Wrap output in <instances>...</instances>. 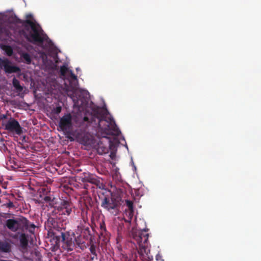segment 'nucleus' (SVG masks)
I'll use <instances>...</instances> for the list:
<instances>
[{
	"label": "nucleus",
	"mask_w": 261,
	"mask_h": 261,
	"mask_svg": "<svg viewBox=\"0 0 261 261\" xmlns=\"http://www.w3.org/2000/svg\"><path fill=\"white\" fill-rule=\"evenodd\" d=\"M12 84L17 92L20 93L23 90V87L20 85L19 81L14 77L12 80Z\"/></svg>",
	"instance_id": "dca6fc26"
},
{
	"label": "nucleus",
	"mask_w": 261,
	"mask_h": 261,
	"mask_svg": "<svg viewBox=\"0 0 261 261\" xmlns=\"http://www.w3.org/2000/svg\"><path fill=\"white\" fill-rule=\"evenodd\" d=\"M82 194L83 195V198L85 201V202L86 203H88L90 204V203L92 201V198L88 195V190L84 189L82 191Z\"/></svg>",
	"instance_id": "6ab92c4d"
},
{
	"label": "nucleus",
	"mask_w": 261,
	"mask_h": 261,
	"mask_svg": "<svg viewBox=\"0 0 261 261\" xmlns=\"http://www.w3.org/2000/svg\"><path fill=\"white\" fill-rule=\"evenodd\" d=\"M19 241L21 247L26 248L28 245V236L21 232L19 236Z\"/></svg>",
	"instance_id": "2eb2a0df"
},
{
	"label": "nucleus",
	"mask_w": 261,
	"mask_h": 261,
	"mask_svg": "<svg viewBox=\"0 0 261 261\" xmlns=\"http://www.w3.org/2000/svg\"><path fill=\"white\" fill-rule=\"evenodd\" d=\"M84 119L85 121H87L88 120V118L86 117H85Z\"/></svg>",
	"instance_id": "72a5a7b5"
},
{
	"label": "nucleus",
	"mask_w": 261,
	"mask_h": 261,
	"mask_svg": "<svg viewBox=\"0 0 261 261\" xmlns=\"http://www.w3.org/2000/svg\"><path fill=\"white\" fill-rule=\"evenodd\" d=\"M6 226L13 232H16L18 230L22 232L28 230L31 233L34 232L36 228L34 223H31L26 218L22 216L7 220Z\"/></svg>",
	"instance_id": "20e7f679"
},
{
	"label": "nucleus",
	"mask_w": 261,
	"mask_h": 261,
	"mask_svg": "<svg viewBox=\"0 0 261 261\" xmlns=\"http://www.w3.org/2000/svg\"><path fill=\"white\" fill-rule=\"evenodd\" d=\"M67 261H78V260L75 257L70 256L68 257Z\"/></svg>",
	"instance_id": "c756f323"
},
{
	"label": "nucleus",
	"mask_w": 261,
	"mask_h": 261,
	"mask_svg": "<svg viewBox=\"0 0 261 261\" xmlns=\"http://www.w3.org/2000/svg\"><path fill=\"white\" fill-rule=\"evenodd\" d=\"M0 69H3L6 73L11 74L13 73H19L20 68L14 65L7 58L2 59L0 58Z\"/></svg>",
	"instance_id": "1a4fd4ad"
},
{
	"label": "nucleus",
	"mask_w": 261,
	"mask_h": 261,
	"mask_svg": "<svg viewBox=\"0 0 261 261\" xmlns=\"http://www.w3.org/2000/svg\"><path fill=\"white\" fill-rule=\"evenodd\" d=\"M2 128L10 133L14 135H21L23 133V128L19 122L15 118L10 117L9 120L3 123Z\"/></svg>",
	"instance_id": "6e6552de"
},
{
	"label": "nucleus",
	"mask_w": 261,
	"mask_h": 261,
	"mask_svg": "<svg viewBox=\"0 0 261 261\" xmlns=\"http://www.w3.org/2000/svg\"><path fill=\"white\" fill-rule=\"evenodd\" d=\"M147 231V229H144L133 230L131 232V254L132 258L135 261H139L138 258L142 261H151L153 259L150 252Z\"/></svg>",
	"instance_id": "f03ea898"
},
{
	"label": "nucleus",
	"mask_w": 261,
	"mask_h": 261,
	"mask_svg": "<svg viewBox=\"0 0 261 261\" xmlns=\"http://www.w3.org/2000/svg\"><path fill=\"white\" fill-rule=\"evenodd\" d=\"M68 71V68L65 66H62L60 69V72L61 75L64 76L66 75V72Z\"/></svg>",
	"instance_id": "a878e982"
},
{
	"label": "nucleus",
	"mask_w": 261,
	"mask_h": 261,
	"mask_svg": "<svg viewBox=\"0 0 261 261\" xmlns=\"http://www.w3.org/2000/svg\"><path fill=\"white\" fill-rule=\"evenodd\" d=\"M84 186H83V188L84 189H86V190H88L89 189L90 187H91V186L90 185H89L88 184H87V182H84Z\"/></svg>",
	"instance_id": "7c9ffc66"
},
{
	"label": "nucleus",
	"mask_w": 261,
	"mask_h": 261,
	"mask_svg": "<svg viewBox=\"0 0 261 261\" xmlns=\"http://www.w3.org/2000/svg\"><path fill=\"white\" fill-rule=\"evenodd\" d=\"M76 138L79 140L81 144L86 145L89 143L88 137L86 135H84L83 136L81 134L78 133L76 135Z\"/></svg>",
	"instance_id": "f3484780"
},
{
	"label": "nucleus",
	"mask_w": 261,
	"mask_h": 261,
	"mask_svg": "<svg viewBox=\"0 0 261 261\" xmlns=\"http://www.w3.org/2000/svg\"><path fill=\"white\" fill-rule=\"evenodd\" d=\"M62 111V107L60 106H58L56 107V108H54L53 110V112L54 114L58 115L59 113H61Z\"/></svg>",
	"instance_id": "bb28decb"
},
{
	"label": "nucleus",
	"mask_w": 261,
	"mask_h": 261,
	"mask_svg": "<svg viewBox=\"0 0 261 261\" xmlns=\"http://www.w3.org/2000/svg\"><path fill=\"white\" fill-rule=\"evenodd\" d=\"M18 54L20 55V58L23 62L27 64H30L31 63V57L28 53L21 51H19Z\"/></svg>",
	"instance_id": "4468645a"
},
{
	"label": "nucleus",
	"mask_w": 261,
	"mask_h": 261,
	"mask_svg": "<svg viewBox=\"0 0 261 261\" xmlns=\"http://www.w3.org/2000/svg\"><path fill=\"white\" fill-rule=\"evenodd\" d=\"M75 241L76 242V244L81 248V245L84 243L83 241H82V240L80 239V237H78L76 238H74Z\"/></svg>",
	"instance_id": "c85d7f7f"
},
{
	"label": "nucleus",
	"mask_w": 261,
	"mask_h": 261,
	"mask_svg": "<svg viewBox=\"0 0 261 261\" xmlns=\"http://www.w3.org/2000/svg\"><path fill=\"white\" fill-rule=\"evenodd\" d=\"M109 149L107 147L102 146L101 144H98L97 152L99 154H105L108 152Z\"/></svg>",
	"instance_id": "5701e85b"
},
{
	"label": "nucleus",
	"mask_w": 261,
	"mask_h": 261,
	"mask_svg": "<svg viewBox=\"0 0 261 261\" xmlns=\"http://www.w3.org/2000/svg\"><path fill=\"white\" fill-rule=\"evenodd\" d=\"M68 80L69 81L70 84H71L72 86L75 85V84L77 82V76L75 75L71 70L69 71Z\"/></svg>",
	"instance_id": "a211bd4d"
},
{
	"label": "nucleus",
	"mask_w": 261,
	"mask_h": 261,
	"mask_svg": "<svg viewBox=\"0 0 261 261\" xmlns=\"http://www.w3.org/2000/svg\"><path fill=\"white\" fill-rule=\"evenodd\" d=\"M73 207V205L71 202L68 200H63L61 201L59 206H56L54 207V209L51 211L48 217H53L55 218L58 221L57 214L59 215H64L69 216L71 213Z\"/></svg>",
	"instance_id": "423d86ee"
},
{
	"label": "nucleus",
	"mask_w": 261,
	"mask_h": 261,
	"mask_svg": "<svg viewBox=\"0 0 261 261\" xmlns=\"http://www.w3.org/2000/svg\"><path fill=\"white\" fill-rule=\"evenodd\" d=\"M99 199L101 200V206L109 212L113 213L112 210L117 213L119 202L115 198L110 197L109 195H105L103 192L98 194Z\"/></svg>",
	"instance_id": "0eeeda50"
},
{
	"label": "nucleus",
	"mask_w": 261,
	"mask_h": 261,
	"mask_svg": "<svg viewBox=\"0 0 261 261\" xmlns=\"http://www.w3.org/2000/svg\"><path fill=\"white\" fill-rule=\"evenodd\" d=\"M59 126L62 131H69L72 126L71 115L68 113L62 116L60 118Z\"/></svg>",
	"instance_id": "9d476101"
},
{
	"label": "nucleus",
	"mask_w": 261,
	"mask_h": 261,
	"mask_svg": "<svg viewBox=\"0 0 261 261\" xmlns=\"http://www.w3.org/2000/svg\"><path fill=\"white\" fill-rule=\"evenodd\" d=\"M100 229L101 235L104 236H106L107 234V231L106 224L103 220H102V221L100 222Z\"/></svg>",
	"instance_id": "4be33fe9"
},
{
	"label": "nucleus",
	"mask_w": 261,
	"mask_h": 261,
	"mask_svg": "<svg viewBox=\"0 0 261 261\" xmlns=\"http://www.w3.org/2000/svg\"><path fill=\"white\" fill-rule=\"evenodd\" d=\"M3 50L6 53L8 56H12L13 54L12 47L10 45H4L2 47Z\"/></svg>",
	"instance_id": "412c9836"
},
{
	"label": "nucleus",
	"mask_w": 261,
	"mask_h": 261,
	"mask_svg": "<svg viewBox=\"0 0 261 261\" xmlns=\"http://www.w3.org/2000/svg\"><path fill=\"white\" fill-rule=\"evenodd\" d=\"M4 205L9 208H14L15 207L14 203L10 201H9L8 203H5Z\"/></svg>",
	"instance_id": "cd10ccee"
},
{
	"label": "nucleus",
	"mask_w": 261,
	"mask_h": 261,
	"mask_svg": "<svg viewBox=\"0 0 261 261\" xmlns=\"http://www.w3.org/2000/svg\"><path fill=\"white\" fill-rule=\"evenodd\" d=\"M82 181L83 182H89L91 184H94L99 189H103L104 187V185L99 180L97 179L96 177L92 174H87V175H85L84 178H83Z\"/></svg>",
	"instance_id": "9b49d317"
},
{
	"label": "nucleus",
	"mask_w": 261,
	"mask_h": 261,
	"mask_svg": "<svg viewBox=\"0 0 261 261\" xmlns=\"http://www.w3.org/2000/svg\"><path fill=\"white\" fill-rule=\"evenodd\" d=\"M98 126L103 133L108 135L118 136L121 133L113 118L107 119L104 115L98 118Z\"/></svg>",
	"instance_id": "39448f33"
},
{
	"label": "nucleus",
	"mask_w": 261,
	"mask_h": 261,
	"mask_svg": "<svg viewBox=\"0 0 261 261\" xmlns=\"http://www.w3.org/2000/svg\"><path fill=\"white\" fill-rule=\"evenodd\" d=\"M78 228H80L81 233L83 234L84 237L88 240L91 236V231L89 227L86 225L81 224L80 226H78Z\"/></svg>",
	"instance_id": "ddd939ff"
},
{
	"label": "nucleus",
	"mask_w": 261,
	"mask_h": 261,
	"mask_svg": "<svg viewBox=\"0 0 261 261\" xmlns=\"http://www.w3.org/2000/svg\"><path fill=\"white\" fill-rule=\"evenodd\" d=\"M45 225L48 228V236L50 238V250L55 252L60 249V242L62 243V248L67 252L72 251L75 248L70 232L60 226V224L55 218L49 217Z\"/></svg>",
	"instance_id": "f257e3e1"
},
{
	"label": "nucleus",
	"mask_w": 261,
	"mask_h": 261,
	"mask_svg": "<svg viewBox=\"0 0 261 261\" xmlns=\"http://www.w3.org/2000/svg\"><path fill=\"white\" fill-rule=\"evenodd\" d=\"M125 203L128 210L129 211V215H133L134 213V206H133V202L129 200H126L125 201Z\"/></svg>",
	"instance_id": "b1692460"
},
{
	"label": "nucleus",
	"mask_w": 261,
	"mask_h": 261,
	"mask_svg": "<svg viewBox=\"0 0 261 261\" xmlns=\"http://www.w3.org/2000/svg\"><path fill=\"white\" fill-rule=\"evenodd\" d=\"M11 245L10 243L6 240L0 241V251L8 253L11 251Z\"/></svg>",
	"instance_id": "f8f14e48"
},
{
	"label": "nucleus",
	"mask_w": 261,
	"mask_h": 261,
	"mask_svg": "<svg viewBox=\"0 0 261 261\" xmlns=\"http://www.w3.org/2000/svg\"><path fill=\"white\" fill-rule=\"evenodd\" d=\"M96 246L92 244L90 245L89 250L91 253L92 254V256L91 257V260H94V259H97V255L96 251Z\"/></svg>",
	"instance_id": "aec40b11"
},
{
	"label": "nucleus",
	"mask_w": 261,
	"mask_h": 261,
	"mask_svg": "<svg viewBox=\"0 0 261 261\" xmlns=\"http://www.w3.org/2000/svg\"><path fill=\"white\" fill-rule=\"evenodd\" d=\"M10 116H8L6 114H1L0 115V122L1 124L2 127L3 126V123L5 121H7L9 120V117Z\"/></svg>",
	"instance_id": "393cba45"
},
{
	"label": "nucleus",
	"mask_w": 261,
	"mask_h": 261,
	"mask_svg": "<svg viewBox=\"0 0 261 261\" xmlns=\"http://www.w3.org/2000/svg\"><path fill=\"white\" fill-rule=\"evenodd\" d=\"M43 199L46 202H49V201H51V198L49 196H45L43 198Z\"/></svg>",
	"instance_id": "2f4dec72"
},
{
	"label": "nucleus",
	"mask_w": 261,
	"mask_h": 261,
	"mask_svg": "<svg viewBox=\"0 0 261 261\" xmlns=\"http://www.w3.org/2000/svg\"><path fill=\"white\" fill-rule=\"evenodd\" d=\"M32 18L31 14L26 15V20H21L15 16L12 18L14 23L21 24L23 29L20 31V34L23 35L29 42L33 43L42 44L48 38L47 36L44 33L43 30L35 21L29 19Z\"/></svg>",
	"instance_id": "7ed1b4c3"
},
{
	"label": "nucleus",
	"mask_w": 261,
	"mask_h": 261,
	"mask_svg": "<svg viewBox=\"0 0 261 261\" xmlns=\"http://www.w3.org/2000/svg\"><path fill=\"white\" fill-rule=\"evenodd\" d=\"M40 193H43V194H44L45 193H47L48 191V189H46L45 188H42L41 189H40Z\"/></svg>",
	"instance_id": "473e14b6"
},
{
	"label": "nucleus",
	"mask_w": 261,
	"mask_h": 261,
	"mask_svg": "<svg viewBox=\"0 0 261 261\" xmlns=\"http://www.w3.org/2000/svg\"><path fill=\"white\" fill-rule=\"evenodd\" d=\"M83 221L85 223H86V219L85 218H83Z\"/></svg>",
	"instance_id": "f704fd0d"
}]
</instances>
